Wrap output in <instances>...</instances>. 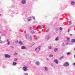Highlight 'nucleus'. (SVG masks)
Returning a JSON list of instances; mask_svg holds the SVG:
<instances>
[{"label":"nucleus","instance_id":"obj_16","mask_svg":"<svg viewBox=\"0 0 75 75\" xmlns=\"http://www.w3.org/2000/svg\"><path fill=\"white\" fill-rule=\"evenodd\" d=\"M19 43L21 45H22V44H23V43L21 41L19 42Z\"/></svg>","mask_w":75,"mask_h":75},{"label":"nucleus","instance_id":"obj_23","mask_svg":"<svg viewBox=\"0 0 75 75\" xmlns=\"http://www.w3.org/2000/svg\"><path fill=\"white\" fill-rule=\"evenodd\" d=\"M50 57H52L53 55L52 54H50Z\"/></svg>","mask_w":75,"mask_h":75},{"label":"nucleus","instance_id":"obj_20","mask_svg":"<svg viewBox=\"0 0 75 75\" xmlns=\"http://www.w3.org/2000/svg\"><path fill=\"white\" fill-rule=\"evenodd\" d=\"M18 53H17L15 52L14 54V55H17Z\"/></svg>","mask_w":75,"mask_h":75},{"label":"nucleus","instance_id":"obj_41","mask_svg":"<svg viewBox=\"0 0 75 75\" xmlns=\"http://www.w3.org/2000/svg\"><path fill=\"white\" fill-rule=\"evenodd\" d=\"M73 65H75V62L73 63Z\"/></svg>","mask_w":75,"mask_h":75},{"label":"nucleus","instance_id":"obj_28","mask_svg":"<svg viewBox=\"0 0 75 75\" xmlns=\"http://www.w3.org/2000/svg\"><path fill=\"white\" fill-rule=\"evenodd\" d=\"M59 30H62V28L60 27L59 28Z\"/></svg>","mask_w":75,"mask_h":75},{"label":"nucleus","instance_id":"obj_27","mask_svg":"<svg viewBox=\"0 0 75 75\" xmlns=\"http://www.w3.org/2000/svg\"><path fill=\"white\" fill-rule=\"evenodd\" d=\"M71 21H69V25H71Z\"/></svg>","mask_w":75,"mask_h":75},{"label":"nucleus","instance_id":"obj_5","mask_svg":"<svg viewBox=\"0 0 75 75\" xmlns=\"http://www.w3.org/2000/svg\"><path fill=\"white\" fill-rule=\"evenodd\" d=\"M54 62H55V63H56V64H58V60L57 59H55L54 61Z\"/></svg>","mask_w":75,"mask_h":75},{"label":"nucleus","instance_id":"obj_9","mask_svg":"<svg viewBox=\"0 0 75 75\" xmlns=\"http://www.w3.org/2000/svg\"><path fill=\"white\" fill-rule=\"evenodd\" d=\"M57 51H58V48H56L54 49V52H57Z\"/></svg>","mask_w":75,"mask_h":75},{"label":"nucleus","instance_id":"obj_14","mask_svg":"<svg viewBox=\"0 0 75 75\" xmlns=\"http://www.w3.org/2000/svg\"><path fill=\"white\" fill-rule=\"evenodd\" d=\"M30 18H31V17H30L28 18V21H30V20H31Z\"/></svg>","mask_w":75,"mask_h":75},{"label":"nucleus","instance_id":"obj_39","mask_svg":"<svg viewBox=\"0 0 75 75\" xmlns=\"http://www.w3.org/2000/svg\"><path fill=\"white\" fill-rule=\"evenodd\" d=\"M67 40H69V38H67Z\"/></svg>","mask_w":75,"mask_h":75},{"label":"nucleus","instance_id":"obj_42","mask_svg":"<svg viewBox=\"0 0 75 75\" xmlns=\"http://www.w3.org/2000/svg\"><path fill=\"white\" fill-rule=\"evenodd\" d=\"M68 31H69H69H70V29H69Z\"/></svg>","mask_w":75,"mask_h":75},{"label":"nucleus","instance_id":"obj_3","mask_svg":"<svg viewBox=\"0 0 75 75\" xmlns=\"http://www.w3.org/2000/svg\"><path fill=\"white\" fill-rule=\"evenodd\" d=\"M11 57L10 55H8L7 54H6L5 55V57L6 58H10Z\"/></svg>","mask_w":75,"mask_h":75},{"label":"nucleus","instance_id":"obj_36","mask_svg":"<svg viewBox=\"0 0 75 75\" xmlns=\"http://www.w3.org/2000/svg\"><path fill=\"white\" fill-rule=\"evenodd\" d=\"M66 45H68V44H69V43H66Z\"/></svg>","mask_w":75,"mask_h":75},{"label":"nucleus","instance_id":"obj_47","mask_svg":"<svg viewBox=\"0 0 75 75\" xmlns=\"http://www.w3.org/2000/svg\"><path fill=\"white\" fill-rule=\"evenodd\" d=\"M74 50H75V48L74 49Z\"/></svg>","mask_w":75,"mask_h":75},{"label":"nucleus","instance_id":"obj_40","mask_svg":"<svg viewBox=\"0 0 75 75\" xmlns=\"http://www.w3.org/2000/svg\"><path fill=\"white\" fill-rule=\"evenodd\" d=\"M30 40H31V36H30Z\"/></svg>","mask_w":75,"mask_h":75},{"label":"nucleus","instance_id":"obj_8","mask_svg":"<svg viewBox=\"0 0 75 75\" xmlns=\"http://www.w3.org/2000/svg\"><path fill=\"white\" fill-rule=\"evenodd\" d=\"M7 42H8V45H9L10 43V41H9V39H8L7 41Z\"/></svg>","mask_w":75,"mask_h":75},{"label":"nucleus","instance_id":"obj_25","mask_svg":"<svg viewBox=\"0 0 75 75\" xmlns=\"http://www.w3.org/2000/svg\"><path fill=\"white\" fill-rule=\"evenodd\" d=\"M64 58V57L62 56L60 58V59H62L63 58Z\"/></svg>","mask_w":75,"mask_h":75},{"label":"nucleus","instance_id":"obj_22","mask_svg":"<svg viewBox=\"0 0 75 75\" xmlns=\"http://www.w3.org/2000/svg\"><path fill=\"white\" fill-rule=\"evenodd\" d=\"M70 54H71V53L70 52H67V55H70Z\"/></svg>","mask_w":75,"mask_h":75},{"label":"nucleus","instance_id":"obj_31","mask_svg":"<svg viewBox=\"0 0 75 75\" xmlns=\"http://www.w3.org/2000/svg\"><path fill=\"white\" fill-rule=\"evenodd\" d=\"M26 38H28V36H26Z\"/></svg>","mask_w":75,"mask_h":75},{"label":"nucleus","instance_id":"obj_24","mask_svg":"<svg viewBox=\"0 0 75 75\" xmlns=\"http://www.w3.org/2000/svg\"><path fill=\"white\" fill-rule=\"evenodd\" d=\"M49 31V29H46V32H47V33Z\"/></svg>","mask_w":75,"mask_h":75},{"label":"nucleus","instance_id":"obj_21","mask_svg":"<svg viewBox=\"0 0 75 75\" xmlns=\"http://www.w3.org/2000/svg\"><path fill=\"white\" fill-rule=\"evenodd\" d=\"M52 48V47H51V46H49L48 47L49 49H51Z\"/></svg>","mask_w":75,"mask_h":75},{"label":"nucleus","instance_id":"obj_38","mask_svg":"<svg viewBox=\"0 0 75 75\" xmlns=\"http://www.w3.org/2000/svg\"><path fill=\"white\" fill-rule=\"evenodd\" d=\"M1 42H2V41L0 40V43H1Z\"/></svg>","mask_w":75,"mask_h":75},{"label":"nucleus","instance_id":"obj_7","mask_svg":"<svg viewBox=\"0 0 75 75\" xmlns=\"http://www.w3.org/2000/svg\"><path fill=\"white\" fill-rule=\"evenodd\" d=\"M71 42H75V39H72L71 40Z\"/></svg>","mask_w":75,"mask_h":75},{"label":"nucleus","instance_id":"obj_11","mask_svg":"<svg viewBox=\"0 0 75 75\" xmlns=\"http://www.w3.org/2000/svg\"><path fill=\"white\" fill-rule=\"evenodd\" d=\"M16 64H17V63H16V62H14L13 63V65L15 66V65H16Z\"/></svg>","mask_w":75,"mask_h":75},{"label":"nucleus","instance_id":"obj_12","mask_svg":"<svg viewBox=\"0 0 75 75\" xmlns=\"http://www.w3.org/2000/svg\"><path fill=\"white\" fill-rule=\"evenodd\" d=\"M71 4H72V5H74V4H75V3H74V2L72 1L71 2Z\"/></svg>","mask_w":75,"mask_h":75},{"label":"nucleus","instance_id":"obj_2","mask_svg":"<svg viewBox=\"0 0 75 75\" xmlns=\"http://www.w3.org/2000/svg\"><path fill=\"white\" fill-rule=\"evenodd\" d=\"M23 69L24 71H26L27 69V67L25 66V67H23Z\"/></svg>","mask_w":75,"mask_h":75},{"label":"nucleus","instance_id":"obj_26","mask_svg":"<svg viewBox=\"0 0 75 75\" xmlns=\"http://www.w3.org/2000/svg\"><path fill=\"white\" fill-rule=\"evenodd\" d=\"M24 75H28V74L27 73H25L24 74Z\"/></svg>","mask_w":75,"mask_h":75},{"label":"nucleus","instance_id":"obj_33","mask_svg":"<svg viewBox=\"0 0 75 75\" xmlns=\"http://www.w3.org/2000/svg\"><path fill=\"white\" fill-rule=\"evenodd\" d=\"M38 28H39V27H37L36 28V29H38Z\"/></svg>","mask_w":75,"mask_h":75},{"label":"nucleus","instance_id":"obj_1","mask_svg":"<svg viewBox=\"0 0 75 75\" xmlns=\"http://www.w3.org/2000/svg\"><path fill=\"white\" fill-rule=\"evenodd\" d=\"M69 65V63L68 62H67L65 63V64H64V67H68Z\"/></svg>","mask_w":75,"mask_h":75},{"label":"nucleus","instance_id":"obj_48","mask_svg":"<svg viewBox=\"0 0 75 75\" xmlns=\"http://www.w3.org/2000/svg\"><path fill=\"white\" fill-rule=\"evenodd\" d=\"M0 33H1V32H0Z\"/></svg>","mask_w":75,"mask_h":75},{"label":"nucleus","instance_id":"obj_10","mask_svg":"<svg viewBox=\"0 0 75 75\" xmlns=\"http://www.w3.org/2000/svg\"><path fill=\"white\" fill-rule=\"evenodd\" d=\"M36 64L38 65H40V63H39V62H36Z\"/></svg>","mask_w":75,"mask_h":75},{"label":"nucleus","instance_id":"obj_37","mask_svg":"<svg viewBox=\"0 0 75 75\" xmlns=\"http://www.w3.org/2000/svg\"><path fill=\"white\" fill-rule=\"evenodd\" d=\"M48 60H49V59H48V58H47V60L48 61Z\"/></svg>","mask_w":75,"mask_h":75},{"label":"nucleus","instance_id":"obj_32","mask_svg":"<svg viewBox=\"0 0 75 75\" xmlns=\"http://www.w3.org/2000/svg\"><path fill=\"white\" fill-rule=\"evenodd\" d=\"M15 42L16 43H17L18 42V40H17Z\"/></svg>","mask_w":75,"mask_h":75},{"label":"nucleus","instance_id":"obj_19","mask_svg":"<svg viewBox=\"0 0 75 75\" xmlns=\"http://www.w3.org/2000/svg\"><path fill=\"white\" fill-rule=\"evenodd\" d=\"M45 70H46V71H47V70H48V69L47 67H45Z\"/></svg>","mask_w":75,"mask_h":75},{"label":"nucleus","instance_id":"obj_43","mask_svg":"<svg viewBox=\"0 0 75 75\" xmlns=\"http://www.w3.org/2000/svg\"><path fill=\"white\" fill-rule=\"evenodd\" d=\"M71 35V36H72V35H73L72 34H71V35Z\"/></svg>","mask_w":75,"mask_h":75},{"label":"nucleus","instance_id":"obj_30","mask_svg":"<svg viewBox=\"0 0 75 75\" xmlns=\"http://www.w3.org/2000/svg\"><path fill=\"white\" fill-rule=\"evenodd\" d=\"M46 37H47V38H49V35H47L46 36Z\"/></svg>","mask_w":75,"mask_h":75},{"label":"nucleus","instance_id":"obj_45","mask_svg":"<svg viewBox=\"0 0 75 75\" xmlns=\"http://www.w3.org/2000/svg\"><path fill=\"white\" fill-rule=\"evenodd\" d=\"M1 40V37H0V40Z\"/></svg>","mask_w":75,"mask_h":75},{"label":"nucleus","instance_id":"obj_44","mask_svg":"<svg viewBox=\"0 0 75 75\" xmlns=\"http://www.w3.org/2000/svg\"><path fill=\"white\" fill-rule=\"evenodd\" d=\"M1 16V14H0V16Z\"/></svg>","mask_w":75,"mask_h":75},{"label":"nucleus","instance_id":"obj_34","mask_svg":"<svg viewBox=\"0 0 75 75\" xmlns=\"http://www.w3.org/2000/svg\"><path fill=\"white\" fill-rule=\"evenodd\" d=\"M33 18L35 20V17L34 16H33Z\"/></svg>","mask_w":75,"mask_h":75},{"label":"nucleus","instance_id":"obj_17","mask_svg":"<svg viewBox=\"0 0 75 75\" xmlns=\"http://www.w3.org/2000/svg\"><path fill=\"white\" fill-rule=\"evenodd\" d=\"M14 61H17V59L15 58V59H14Z\"/></svg>","mask_w":75,"mask_h":75},{"label":"nucleus","instance_id":"obj_46","mask_svg":"<svg viewBox=\"0 0 75 75\" xmlns=\"http://www.w3.org/2000/svg\"><path fill=\"white\" fill-rule=\"evenodd\" d=\"M34 45V43H33V45Z\"/></svg>","mask_w":75,"mask_h":75},{"label":"nucleus","instance_id":"obj_35","mask_svg":"<svg viewBox=\"0 0 75 75\" xmlns=\"http://www.w3.org/2000/svg\"><path fill=\"white\" fill-rule=\"evenodd\" d=\"M55 32H56L57 33V30L56 29L55 30Z\"/></svg>","mask_w":75,"mask_h":75},{"label":"nucleus","instance_id":"obj_18","mask_svg":"<svg viewBox=\"0 0 75 75\" xmlns=\"http://www.w3.org/2000/svg\"><path fill=\"white\" fill-rule=\"evenodd\" d=\"M31 34H34L35 33V32H34V31H32L31 32Z\"/></svg>","mask_w":75,"mask_h":75},{"label":"nucleus","instance_id":"obj_29","mask_svg":"<svg viewBox=\"0 0 75 75\" xmlns=\"http://www.w3.org/2000/svg\"><path fill=\"white\" fill-rule=\"evenodd\" d=\"M44 26L43 25H42L41 26V27H42V28H43L44 27Z\"/></svg>","mask_w":75,"mask_h":75},{"label":"nucleus","instance_id":"obj_13","mask_svg":"<svg viewBox=\"0 0 75 75\" xmlns=\"http://www.w3.org/2000/svg\"><path fill=\"white\" fill-rule=\"evenodd\" d=\"M38 49V50H39V51H40V48H39V47H38L37 48H36V49H35V51H37V49Z\"/></svg>","mask_w":75,"mask_h":75},{"label":"nucleus","instance_id":"obj_15","mask_svg":"<svg viewBox=\"0 0 75 75\" xmlns=\"http://www.w3.org/2000/svg\"><path fill=\"white\" fill-rule=\"evenodd\" d=\"M59 38H58V37H57L56 38H55V40L56 41H57V40H58Z\"/></svg>","mask_w":75,"mask_h":75},{"label":"nucleus","instance_id":"obj_6","mask_svg":"<svg viewBox=\"0 0 75 75\" xmlns=\"http://www.w3.org/2000/svg\"><path fill=\"white\" fill-rule=\"evenodd\" d=\"M21 49L22 50H24V49H27V48L25 46H23L22 47Z\"/></svg>","mask_w":75,"mask_h":75},{"label":"nucleus","instance_id":"obj_4","mask_svg":"<svg viewBox=\"0 0 75 75\" xmlns=\"http://www.w3.org/2000/svg\"><path fill=\"white\" fill-rule=\"evenodd\" d=\"M25 0H23L22 1V3L23 4H24L25 3Z\"/></svg>","mask_w":75,"mask_h":75}]
</instances>
